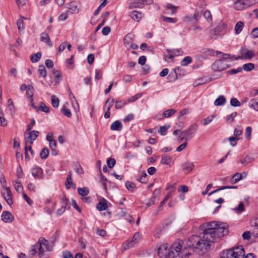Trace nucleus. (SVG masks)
Instances as JSON below:
<instances>
[{
  "label": "nucleus",
  "mask_w": 258,
  "mask_h": 258,
  "mask_svg": "<svg viewBox=\"0 0 258 258\" xmlns=\"http://www.w3.org/2000/svg\"><path fill=\"white\" fill-rule=\"evenodd\" d=\"M200 227L203 230V233L199 235L190 236L186 242L187 245L193 249H210L213 247L215 241L228 233V230L225 224H218L215 221L207 222L201 225Z\"/></svg>",
  "instance_id": "f257e3e1"
},
{
  "label": "nucleus",
  "mask_w": 258,
  "mask_h": 258,
  "mask_svg": "<svg viewBox=\"0 0 258 258\" xmlns=\"http://www.w3.org/2000/svg\"><path fill=\"white\" fill-rule=\"evenodd\" d=\"M231 55L227 53H223L219 59L215 61L212 65L214 71H222L230 67L229 64Z\"/></svg>",
  "instance_id": "f03ea898"
},
{
  "label": "nucleus",
  "mask_w": 258,
  "mask_h": 258,
  "mask_svg": "<svg viewBox=\"0 0 258 258\" xmlns=\"http://www.w3.org/2000/svg\"><path fill=\"white\" fill-rule=\"evenodd\" d=\"M198 125L197 124H193L191 125L187 129L182 131L180 133L179 141L182 142L184 141L187 142L190 140L195 133L198 130Z\"/></svg>",
  "instance_id": "7ed1b4c3"
},
{
  "label": "nucleus",
  "mask_w": 258,
  "mask_h": 258,
  "mask_svg": "<svg viewBox=\"0 0 258 258\" xmlns=\"http://www.w3.org/2000/svg\"><path fill=\"white\" fill-rule=\"evenodd\" d=\"M225 253V258H244L245 251L242 246L227 250Z\"/></svg>",
  "instance_id": "20e7f679"
},
{
  "label": "nucleus",
  "mask_w": 258,
  "mask_h": 258,
  "mask_svg": "<svg viewBox=\"0 0 258 258\" xmlns=\"http://www.w3.org/2000/svg\"><path fill=\"white\" fill-rule=\"evenodd\" d=\"M36 247L38 248V254L40 258H43L45 252L50 251L48 246V241L43 237H40L36 243Z\"/></svg>",
  "instance_id": "39448f33"
},
{
  "label": "nucleus",
  "mask_w": 258,
  "mask_h": 258,
  "mask_svg": "<svg viewBox=\"0 0 258 258\" xmlns=\"http://www.w3.org/2000/svg\"><path fill=\"white\" fill-rule=\"evenodd\" d=\"M158 255L161 258H174V253L168 249L167 244H164L161 245L158 249Z\"/></svg>",
  "instance_id": "423d86ee"
},
{
  "label": "nucleus",
  "mask_w": 258,
  "mask_h": 258,
  "mask_svg": "<svg viewBox=\"0 0 258 258\" xmlns=\"http://www.w3.org/2000/svg\"><path fill=\"white\" fill-rule=\"evenodd\" d=\"M153 3V0H135L131 2L128 8L130 9L134 8H142L144 5H150Z\"/></svg>",
  "instance_id": "0eeeda50"
},
{
  "label": "nucleus",
  "mask_w": 258,
  "mask_h": 258,
  "mask_svg": "<svg viewBox=\"0 0 258 258\" xmlns=\"http://www.w3.org/2000/svg\"><path fill=\"white\" fill-rule=\"evenodd\" d=\"M183 241L181 239H178L175 241L169 248L170 251L174 253V258L178 256L181 252Z\"/></svg>",
  "instance_id": "6e6552de"
},
{
  "label": "nucleus",
  "mask_w": 258,
  "mask_h": 258,
  "mask_svg": "<svg viewBox=\"0 0 258 258\" xmlns=\"http://www.w3.org/2000/svg\"><path fill=\"white\" fill-rule=\"evenodd\" d=\"M227 24L225 23L221 22L219 25L211 31L210 32L211 37L212 38L213 36L220 35L225 32V30L227 28Z\"/></svg>",
  "instance_id": "1a4fd4ad"
},
{
  "label": "nucleus",
  "mask_w": 258,
  "mask_h": 258,
  "mask_svg": "<svg viewBox=\"0 0 258 258\" xmlns=\"http://www.w3.org/2000/svg\"><path fill=\"white\" fill-rule=\"evenodd\" d=\"M39 132L37 131H32L29 132L28 136L25 138L26 149H27L28 144L31 145L38 136Z\"/></svg>",
  "instance_id": "9d476101"
},
{
  "label": "nucleus",
  "mask_w": 258,
  "mask_h": 258,
  "mask_svg": "<svg viewBox=\"0 0 258 258\" xmlns=\"http://www.w3.org/2000/svg\"><path fill=\"white\" fill-rule=\"evenodd\" d=\"M5 190V192H2V195L7 202V204L10 206L13 203V201L12 198V192L10 187H6Z\"/></svg>",
  "instance_id": "9b49d317"
},
{
  "label": "nucleus",
  "mask_w": 258,
  "mask_h": 258,
  "mask_svg": "<svg viewBox=\"0 0 258 258\" xmlns=\"http://www.w3.org/2000/svg\"><path fill=\"white\" fill-rule=\"evenodd\" d=\"M2 220L6 223L12 222L14 220V217L9 211H4L1 215Z\"/></svg>",
  "instance_id": "f8f14e48"
},
{
  "label": "nucleus",
  "mask_w": 258,
  "mask_h": 258,
  "mask_svg": "<svg viewBox=\"0 0 258 258\" xmlns=\"http://www.w3.org/2000/svg\"><path fill=\"white\" fill-rule=\"evenodd\" d=\"M32 175L36 178L40 179L43 177V170L39 167H34L31 170Z\"/></svg>",
  "instance_id": "ddd939ff"
},
{
  "label": "nucleus",
  "mask_w": 258,
  "mask_h": 258,
  "mask_svg": "<svg viewBox=\"0 0 258 258\" xmlns=\"http://www.w3.org/2000/svg\"><path fill=\"white\" fill-rule=\"evenodd\" d=\"M72 171H70L68 173L65 184L67 188H70L71 187L73 189H75L76 188V184L74 183L72 179Z\"/></svg>",
  "instance_id": "4468645a"
},
{
  "label": "nucleus",
  "mask_w": 258,
  "mask_h": 258,
  "mask_svg": "<svg viewBox=\"0 0 258 258\" xmlns=\"http://www.w3.org/2000/svg\"><path fill=\"white\" fill-rule=\"evenodd\" d=\"M172 163V159L170 156H168L166 155L163 154L161 156V164L167 165L170 167L171 166Z\"/></svg>",
  "instance_id": "2eb2a0df"
},
{
  "label": "nucleus",
  "mask_w": 258,
  "mask_h": 258,
  "mask_svg": "<svg viewBox=\"0 0 258 258\" xmlns=\"http://www.w3.org/2000/svg\"><path fill=\"white\" fill-rule=\"evenodd\" d=\"M122 128V125L119 120H116L112 123L110 130L112 131H120Z\"/></svg>",
  "instance_id": "dca6fc26"
},
{
  "label": "nucleus",
  "mask_w": 258,
  "mask_h": 258,
  "mask_svg": "<svg viewBox=\"0 0 258 258\" xmlns=\"http://www.w3.org/2000/svg\"><path fill=\"white\" fill-rule=\"evenodd\" d=\"M40 40L46 43L49 46H52V42L47 33L45 32L42 33L40 35Z\"/></svg>",
  "instance_id": "f3484780"
},
{
  "label": "nucleus",
  "mask_w": 258,
  "mask_h": 258,
  "mask_svg": "<svg viewBox=\"0 0 258 258\" xmlns=\"http://www.w3.org/2000/svg\"><path fill=\"white\" fill-rule=\"evenodd\" d=\"M130 16L134 21L139 22L142 18V14L137 11H133L130 13Z\"/></svg>",
  "instance_id": "a211bd4d"
},
{
  "label": "nucleus",
  "mask_w": 258,
  "mask_h": 258,
  "mask_svg": "<svg viewBox=\"0 0 258 258\" xmlns=\"http://www.w3.org/2000/svg\"><path fill=\"white\" fill-rule=\"evenodd\" d=\"M195 166L192 162H186L182 165V170L189 172L194 169Z\"/></svg>",
  "instance_id": "6ab92c4d"
},
{
  "label": "nucleus",
  "mask_w": 258,
  "mask_h": 258,
  "mask_svg": "<svg viewBox=\"0 0 258 258\" xmlns=\"http://www.w3.org/2000/svg\"><path fill=\"white\" fill-rule=\"evenodd\" d=\"M133 36L129 33L126 34L123 39L124 44L126 47H128L129 45H130L133 42Z\"/></svg>",
  "instance_id": "aec40b11"
},
{
  "label": "nucleus",
  "mask_w": 258,
  "mask_h": 258,
  "mask_svg": "<svg viewBox=\"0 0 258 258\" xmlns=\"http://www.w3.org/2000/svg\"><path fill=\"white\" fill-rule=\"evenodd\" d=\"M107 207V201L105 199L99 202L96 206L97 209L100 211L106 210Z\"/></svg>",
  "instance_id": "412c9836"
},
{
  "label": "nucleus",
  "mask_w": 258,
  "mask_h": 258,
  "mask_svg": "<svg viewBox=\"0 0 258 258\" xmlns=\"http://www.w3.org/2000/svg\"><path fill=\"white\" fill-rule=\"evenodd\" d=\"M243 178V176L241 173H236L231 177L230 182L232 183H236Z\"/></svg>",
  "instance_id": "4be33fe9"
},
{
  "label": "nucleus",
  "mask_w": 258,
  "mask_h": 258,
  "mask_svg": "<svg viewBox=\"0 0 258 258\" xmlns=\"http://www.w3.org/2000/svg\"><path fill=\"white\" fill-rule=\"evenodd\" d=\"M225 97L223 95H220L215 100L214 104L215 106L223 105L225 104Z\"/></svg>",
  "instance_id": "5701e85b"
},
{
  "label": "nucleus",
  "mask_w": 258,
  "mask_h": 258,
  "mask_svg": "<svg viewBox=\"0 0 258 258\" xmlns=\"http://www.w3.org/2000/svg\"><path fill=\"white\" fill-rule=\"evenodd\" d=\"M244 23L241 21H238L235 25L234 30L236 34H239L242 30Z\"/></svg>",
  "instance_id": "b1692460"
},
{
  "label": "nucleus",
  "mask_w": 258,
  "mask_h": 258,
  "mask_svg": "<svg viewBox=\"0 0 258 258\" xmlns=\"http://www.w3.org/2000/svg\"><path fill=\"white\" fill-rule=\"evenodd\" d=\"M242 54L244 58L248 59L251 58L255 55L254 51L251 50H247L246 52L242 53Z\"/></svg>",
  "instance_id": "393cba45"
},
{
  "label": "nucleus",
  "mask_w": 258,
  "mask_h": 258,
  "mask_svg": "<svg viewBox=\"0 0 258 258\" xmlns=\"http://www.w3.org/2000/svg\"><path fill=\"white\" fill-rule=\"evenodd\" d=\"M254 159L249 155H247L243 159H242L240 163L243 165H246L254 161Z\"/></svg>",
  "instance_id": "a878e982"
},
{
  "label": "nucleus",
  "mask_w": 258,
  "mask_h": 258,
  "mask_svg": "<svg viewBox=\"0 0 258 258\" xmlns=\"http://www.w3.org/2000/svg\"><path fill=\"white\" fill-rule=\"evenodd\" d=\"M135 244L132 241H126L124 242L122 245V251H124L127 249L133 247L135 246Z\"/></svg>",
  "instance_id": "bb28decb"
},
{
  "label": "nucleus",
  "mask_w": 258,
  "mask_h": 258,
  "mask_svg": "<svg viewBox=\"0 0 258 258\" xmlns=\"http://www.w3.org/2000/svg\"><path fill=\"white\" fill-rule=\"evenodd\" d=\"M40 110L45 113L49 112V108L43 102H40L39 106L38 107V110Z\"/></svg>",
  "instance_id": "cd10ccee"
},
{
  "label": "nucleus",
  "mask_w": 258,
  "mask_h": 258,
  "mask_svg": "<svg viewBox=\"0 0 258 258\" xmlns=\"http://www.w3.org/2000/svg\"><path fill=\"white\" fill-rule=\"evenodd\" d=\"M41 53L40 52L33 54L31 56V60L33 62H37L40 60L41 57Z\"/></svg>",
  "instance_id": "c85d7f7f"
},
{
  "label": "nucleus",
  "mask_w": 258,
  "mask_h": 258,
  "mask_svg": "<svg viewBox=\"0 0 258 258\" xmlns=\"http://www.w3.org/2000/svg\"><path fill=\"white\" fill-rule=\"evenodd\" d=\"M51 104L53 107L57 108L59 106V99L54 95L51 96Z\"/></svg>",
  "instance_id": "c756f323"
},
{
  "label": "nucleus",
  "mask_w": 258,
  "mask_h": 258,
  "mask_svg": "<svg viewBox=\"0 0 258 258\" xmlns=\"http://www.w3.org/2000/svg\"><path fill=\"white\" fill-rule=\"evenodd\" d=\"M242 68L245 71L249 72L252 71L254 68V64L252 63L249 62L244 64Z\"/></svg>",
  "instance_id": "7c9ffc66"
},
{
  "label": "nucleus",
  "mask_w": 258,
  "mask_h": 258,
  "mask_svg": "<svg viewBox=\"0 0 258 258\" xmlns=\"http://www.w3.org/2000/svg\"><path fill=\"white\" fill-rule=\"evenodd\" d=\"M49 151L47 148H44L42 149L40 153V157L42 159H45L48 157Z\"/></svg>",
  "instance_id": "2f4dec72"
},
{
  "label": "nucleus",
  "mask_w": 258,
  "mask_h": 258,
  "mask_svg": "<svg viewBox=\"0 0 258 258\" xmlns=\"http://www.w3.org/2000/svg\"><path fill=\"white\" fill-rule=\"evenodd\" d=\"M249 106L256 111H258V100L256 99H252L249 102Z\"/></svg>",
  "instance_id": "473e14b6"
},
{
  "label": "nucleus",
  "mask_w": 258,
  "mask_h": 258,
  "mask_svg": "<svg viewBox=\"0 0 258 258\" xmlns=\"http://www.w3.org/2000/svg\"><path fill=\"white\" fill-rule=\"evenodd\" d=\"M78 192L80 196L85 197L88 195L89 190L87 187H79L78 188Z\"/></svg>",
  "instance_id": "72a5a7b5"
},
{
  "label": "nucleus",
  "mask_w": 258,
  "mask_h": 258,
  "mask_svg": "<svg viewBox=\"0 0 258 258\" xmlns=\"http://www.w3.org/2000/svg\"><path fill=\"white\" fill-rule=\"evenodd\" d=\"M203 15L208 23H211L212 22V16L209 10L205 11Z\"/></svg>",
  "instance_id": "f704fd0d"
},
{
  "label": "nucleus",
  "mask_w": 258,
  "mask_h": 258,
  "mask_svg": "<svg viewBox=\"0 0 258 258\" xmlns=\"http://www.w3.org/2000/svg\"><path fill=\"white\" fill-rule=\"evenodd\" d=\"M192 61V58L190 56L185 57L181 61L180 64L182 66H186Z\"/></svg>",
  "instance_id": "c9c22d12"
},
{
  "label": "nucleus",
  "mask_w": 258,
  "mask_h": 258,
  "mask_svg": "<svg viewBox=\"0 0 258 258\" xmlns=\"http://www.w3.org/2000/svg\"><path fill=\"white\" fill-rule=\"evenodd\" d=\"M161 18L163 21L169 23H175L177 21V18H170L164 16H162Z\"/></svg>",
  "instance_id": "e433bc0d"
},
{
  "label": "nucleus",
  "mask_w": 258,
  "mask_h": 258,
  "mask_svg": "<svg viewBox=\"0 0 258 258\" xmlns=\"http://www.w3.org/2000/svg\"><path fill=\"white\" fill-rule=\"evenodd\" d=\"M33 95H34V88L32 86L29 85L28 89L27 90L26 95L29 98L31 99V98H33Z\"/></svg>",
  "instance_id": "4c0bfd02"
},
{
  "label": "nucleus",
  "mask_w": 258,
  "mask_h": 258,
  "mask_svg": "<svg viewBox=\"0 0 258 258\" xmlns=\"http://www.w3.org/2000/svg\"><path fill=\"white\" fill-rule=\"evenodd\" d=\"M125 187L128 190L131 191H133L136 188L135 184L130 181L126 182Z\"/></svg>",
  "instance_id": "58836bf2"
},
{
  "label": "nucleus",
  "mask_w": 258,
  "mask_h": 258,
  "mask_svg": "<svg viewBox=\"0 0 258 258\" xmlns=\"http://www.w3.org/2000/svg\"><path fill=\"white\" fill-rule=\"evenodd\" d=\"M126 103L125 100H121L116 101L115 104V108L116 109H120L124 107L126 105Z\"/></svg>",
  "instance_id": "ea45409f"
},
{
  "label": "nucleus",
  "mask_w": 258,
  "mask_h": 258,
  "mask_svg": "<svg viewBox=\"0 0 258 258\" xmlns=\"http://www.w3.org/2000/svg\"><path fill=\"white\" fill-rule=\"evenodd\" d=\"M69 200L66 198L65 196H63L61 199V207L63 209H66L68 204Z\"/></svg>",
  "instance_id": "a19ab883"
},
{
  "label": "nucleus",
  "mask_w": 258,
  "mask_h": 258,
  "mask_svg": "<svg viewBox=\"0 0 258 258\" xmlns=\"http://www.w3.org/2000/svg\"><path fill=\"white\" fill-rule=\"evenodd\" d=\"M38 72L41 76H42L43 78L46 77L47 73L46 69L44 66L42 65L39 67Z\"/></svg>",
  "instance_id": "79ce46f5"
},
{
  "label": "nucleus",
  "mask_w": 258,
  "mask_h": 258,
  "mask_svg": "<svg viewBox=\"0 0 258 258\" xmlns=\"http://www.w3.org/2000/svg\"><path fill=\"white\" fill-rule=\"evenodd\" d=\"M168 79L170 82L175 81L177 78V74L175 71L171 72L167 77Z\"/></svg>",
  "instance_id": "37998d69"
},
{
  "label": "nucleus",
  "mask_w": 258,
  "mask_h": 258,
  "mask_svg": "<svg viewBox=\"0 0 258 258\" xmlns=\"http://www.w3.org/2000/svg\"><path fill=\"white\" fill-rule=\"evenodd\" d=\"M176 112V110L173 109H170L166 110L163 112V116L165 117H169L171 115H172L175 112Z\"/></svg>",
  "instance_id": "c03bdc74"
},
{
  "label": "nucleus",
  "mask_w": 258,
  "mask_h": 258,
  "mask_svg": "<svg viewBox=\"0 0 258 258\" xmlns=\"http://www.w3.org/2000/svg\"><path fill=\"white\" fill-rule=\"evenodd\" d=\"M169 50V52H171L174 56L182 55L183 53V51L181 49H175Z\"/></svg>",
  "instance_id": "a18cd8bd"
},
{
  "label": "nucleus",
  "mask_w": 258,
  "mask_h": 258,
  "mask_svg": "<svg viewBox=\"0 0 258 258\" xmlns=\"http://www.w3.org/2000/svg\"><path fill=\"white\" fill-rule=\"evenodd\" d=\"M61 112L68 117H71L72 113L69 109L67 108L66 107H63L61 109Z\"/></svg>",
  "instance_id": "49530a36"
},
{
  "label": "nucleus",
  "mask_w": 258,
  "mask_h": 258,
  "mask_svg": "<svg viewBox=\"0 0 258 258\" xmlns=\"http://www.w3.org/2000/svg\"><path fill=\"white\" fill-rule=\"evenodd\" d=\"M73 59H74V56L72 55L71 58H68L66 60V63H67V64L68 68H69V69H73L74 68V66H73L74 61H73Z\"/></svg>",
  "instance_id": "de8ad7c7"
},
{
  "label": "nucleus",
  "mask_w": 258,
  "mask_h": 258,
  "mask_svg": "<svg viewBox=\"0 0 258 258\" xmlns=\"http://www.w3.org/2000/svg\"><path fill=\"white\" fill-rule=\"evenodd\" d=\"M242 71V68L241 67H238L236 69H232L227 72L228 74L235 75L238 73H240Z\"/></svg>",
  "instance_id": "09e8293b"
},
{
  "label": "nucleus",
  "mask_w": 258,
  "mask_h": 258,
  "mask_svg": "<svg viewBox=\"0 0 258 258\" xmlns=\"http://www.w3.org/2000/svg\"><path fill=\"white\" fill-rule=\"evenodd\" d=\"M116 161L114 158H109L107 160V166L109 168H112L115 164Z\"/></svg>",
  "instance_id": "8fccbe9b"
},
{
  "label": "nucleus",
  "mask_w": 258,
  "mask_h": 258,
  "mask_svg": "<svg viewBox=\"0 0 258 258\" xmlns=\"http://www.w3.org/2000/svg\"><path fill=\"white\" fill-rule=\"evenodd\" d=\"M14 187L16 191L18 192H21L23 191V186L20 181H16V184H14Z\"/></svg>",
  "instance_id": "3c124183"
},
{
  "label": "nucleus",
  "mask_w": 258,
  "mask_h": 258,
  "mask_svg": "<svg viewBox=\"0 0 258 258\" xmlns=\"http://www.w3.org/2000/svg\"><path fill=\"white\" fill-rule=\"evenodd\" d=\"M147 175L145 172H144L143 175L137 180L141 183H145L147 182Z\"/></svg>",
  "instance_id": "603ef678"
},
{
  "label": "nucleus",
  "mask_w": 258,
  "mask_h": 258,
  "mask_svg": "<svg viewBox=\"0 0 258 258\" xmlns=\"http://www.w3.org/2000/svg\"><path fill=\"white\" fill-rule=\"evenodd\" d=\"M18 29L19 31H22L24 29V22L23 20L18 19L17 21Z\"/></svg>",
  "instance_id": "864d4df0"
},
{
  "label": "nucleus",
  "mask_w": 258,
  "mask_h": 258,
  "mask_svg": "<svg viewBox=\"0 0 258 258\" xmlns=\"http://www.w3.org/2000/svg\"><path fill=\"white\" fill-rule=\"evenodd\" d=\"M230 104L234 107H238L240 105V102L235 98H232L230 100Z\"/></svg>",
  "instance_id": "5fc2aeb1"
},
{
  "label": "nucleus",
  "mask_w": 258,
  "mask_h": 258,
  "mask_svg": "<svg viewBox=\"0 0 258 258\" xmlns=\"http://www.w3.org/2000/svg\"><path fill=\"white\" fill-rule=\"evenodd\" d=\"M236 213H240L244 211V205L242 202H240L238 206L234 208Z\"/></svg>",
  "instance_id": "6e6d98bb"
},
{
  "label": "nucleus",
  "mask_w": 258,
  "mask_h": 258,
  "mask_svg": "<svg viewBox=\"0 0 258 258\" xmlns=\"http://www.w3.org/2000/svg\"><path fill=\"white\" fill-rule=\"evenodd\" d=\"M252 129L250 126L246 127L245 129V135L247 140H250Z\"/></svg>",
  "instance_id": "4d7b16f0"
},
{
  "label": "nucleus",
  "mask_w": 258,
  "mask_h": 258,
  "mask_svg": "<svg viewBox=\"0 0 258 258\" xmlns=\"http://www.w3.org/2000/svg\"><path fill=\"white\" fill-rule=\"evenodd\" d=\"M140 238V235L139 233H138V232L134 234L131 241H132V242L136 244L139 242Z\"/></svg>",
  "instance_id": "13d9d810"
},
{
  "label": "nucleus",
  "mask_w": 258,
  "mask_h": 258,
  "mask_svg": "<svg viewBox=\"0 0 258 258\" xmlns=\"http://www.w3.org/2000/svg\"><path fill=\"white\" fill-rule=\"evenodd\" d=\"M134 114L133 113H130L124 117V118L123 119V121L124 122H129V121H131V120H132L134 119Z\"/></svg>",
  "instance_id": "bf43d9fd"
},
{
  "label": "nucleus",
  "mask_w": 258,
  "mask_h": 258,
  "mask_svg": "<svg viewBox=\"0 0 258 258\" xmlns=\"http://www.w3.org/2000/svg\"><path fill=\"white\" fill-rule=\"evenodd\" d=\"M238 138L235 137H231L228 138V140L230 143V145L234 147L236 145V142L238 141Z\"/></svg>",
  "instance_id": "052dcab7"
},
{
  "label": "nucleus",
  "mask_w": 258,
  "mask_h": 258,
  "mask_svg": "<svg viewBox=\"0 0 258 258\" xmlns=\"http://www.w3.org/2000/svg\"><path fill=\"white\" fill-rule=\"evenodd\" d=\"M102 72L100 70H96L95 80H99L102 78Z\"/></svg>",
  "instance_id": "680f3d73"
},
{
  "label": "nucleus",
  "mask_w": 258,
  "mask_h": 258,
  "mask_svg": "<svg viewBox=\"0 0 258 258\" xmlns=\"http://www.w3.org/2000/svg\"><path fill=\"white\" fill-rule=\"evenodd\" d=\"M250 36L252 38H258V28H254L251 31Z\"/></svg>",
  "instance_id": "e2e57ef3"
},
{
  "label": "nucleus",
  "mask_w": 258,
  "mask_h": 258,
  "mask_svg": "<svg viewBox=\"0 0 258 258\" xmlns=\"http://www.w3.org/2000/svg\"><path fill=\"white\" fill-rule=\"evenodd\" d=\"M187 142L184 141L182 144H181L179 146H178L176 148V151L181 152L187 146Z\"/></svg>",
  "instance_id": "0e129e2a"
},
{
  "label": "nucleus",
  "mask_w": 258,
  "mask_h": 258,
  "mask_svg": "<svg viewBox=\"0 0 258 258\" xmlns=\"http://www.w3.org/2000/svg\"><path fill=\"white\" fill-rule=\"evenodd\" d=\"M166 7L168 9L171 10L172 13H175L177 11V7L173 6L171 4H167Z\"/></svg>",
  "instance_id": "69168bd1"
},
{
  "label": "nucleus",
  "mask_w": 258,
  "mask_h": 258,
  "mask_svg": "<svg viewBox=\"0 0 258 258\" xmlns=\"http://www.w3.org/2000/svg\"><path fill=\"white\" fill-rule=\"evenodd\" d=\"M74 169L78 174H82L84 173V170L80 165H77Z\"/></svg>",
  "instance_id": "338daca9"
},
{
  "label": "nucleus",
  "mask_w": 258,
  "mask_h": 258,
  "mask_svg": "<svg viewBox=\"0 0 258 258\" xmlns=\"http://www.w3.org/2000/svg\"><path fill=\"white\" fill-rule=\"evenodd\" d=\"M110 28L109 27L106 26L103 28L102 30V33L103 34V35L106 36L110 32Z\"/></svg>",
  "instance_id": "774afa93"
}]
</instances>
